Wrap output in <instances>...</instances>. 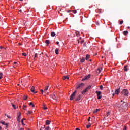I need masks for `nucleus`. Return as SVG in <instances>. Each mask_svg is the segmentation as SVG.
Instances as JSON below:
<instances>
[{"mask_svg":"<svg viewBox=\"0 0 130 130\" xmlns=\"http://www.w3.org/2000/svg\"><path fill=\"white\" fill-rule=\"evenodd\" d=\"M90 78H91V75L89 74L87 76H85L84 78H83L82 81L88 80V79H90Z\"/></svg>","mask_w":130,"mask_h":130,"instance_id":"obj_7","label":"nucleus"},{"mask_svg":"<svg viewBox=\"0 0 130 130\" xmlns=\"http://www.w3.org/2000/svg\"><path fill=\"white\" fill-rule=\"evenodd\" d=\"M50 128L49 127V126H47V127L45 128V130H50Z\"/></svg>","mask_w":130,"mask_h":130,"instance_id":"obj_35","label":"nucleus"},{"mask_svg":"<svg viewBox=\"0 0 130 130\" xmlns=\"http://www.w3.org/2000/svg\"><path fill=\"white\" fill-rule=\"evenodd\" d=\"M32 113V112L28 111V113L27 114H31Z\"/></svg>","mask_w":130,"mask_h":130,"instance_id":"obj_43","label":"nucleus"},{"mask_svg":"<svg viewBox=\"0 0 130 130\" xmlns=\"http://www.w3.org/2000/svg\"><path fill=\"white\" fill-rule=\"evenodd\" d=\"M48 88H49V84H48L47 86L45 87V89H44L45 93L46 92H47V90H48Z\"/></svg>","mask_w":130,"mask_h":130,"instance_id":"obj_11","label":"nucleus"},{"mask_svg":"<svg viewBox=\"0 0 130 130\" xmlns=\"http://www.w3.org/2000/svg\"><path fill=\"white\" fill-rule=\"evenodd\" d=\"M127 33H128V32L127 31V30L124 31L123 32L124 35H126V34H127Z\"/></svg>","mask_w":130,"mask_h":130,"instance_id":"obj_28","label":"nucleus"},{"mask_svg":"<svg viewBox=\"0 0 130 130\" xmlns=\"http://www.w3.org/2000/svg\"><path fill=\"white\" fill-rule=\"evenodd\" d=\"M22 55H23V56H27V54H26V53H22Z\"/></svg>","mask_w":130,"mask_h":130,"instance_id":"obj_36","label":"nucleus"},{"mask_svg":"<svg viewBox=\"0 0 130 130\" xmlns=\"http://www.w3.org/2000/svg\"><path fill=\"white\" fill-rule=\"evenodd\" d=\"M68 13H71V10H69V11H68Z\"/></svg>","mask_w":130,"mask_h":130,"instance_id":"obj_54","label":"nucleus"},{"mask_svg":"<svg viewBox=\"0 0 130 130\" xmlns=\"http://www.w3.org/2000/svg\"><path fill=\"white\" fill-rule=\"evenodd\" d=\"M17 86H20V84H17Z\"/></svg>","mask_w":130,"mask_h":130,"instance_id":"obj_62","label":"nucleus"},{"mask_svg":"<svg viewBox=\"0 0 130 130\" xmlns=\"http://www.w3.org/2000/svg\"><path fill=\"white\" fill-rule=\"evenodd\" d=\"M23 99L24 100H27V99H28V96L24 95Z\"/></svg>","mask_w":130,"mask_h":130,"instance_id":"obj_29","label":"nucleus"},{"mask_svg":"<svg viewBox=\"0 0 130 130\" xmlns=\"http://www.w3.org/2000/svg\"><path fill=\"white\" fill-rule=\"evenodd\" d=\"M81 98H82V95H79V97H78V98L76 99V101H80V100H81Z\"/></svg>","mask_w":130,"mask_h":130,"instance_id":"obj_13","label":"nucleus"},{"mask_svg":"<svg viewBox=\"0 0 130 130\" xmlns=\"http://www.w3.org/2000/svg\"><path fill=\"white\" fill-rule=\"evenodd\" d=\"M31 92L32 93H34L35 94H36L37 93V91H35V87L34 86H32L31 89H30Z\"/></svg>","mask_w":130,"mask_h":130,"instance_id":"obj_9","label":"nucleus"},{"mask_svg":"<svg viewBox=\"0 0 130 130\" xmlns=\"http://www.w3.org/2000/svg\"><path fill=\"white\" fill-rule=\"evenodd\" d=\"M76 130H80V128H76Z\"/></svg>","mask_w":130,"mask_h":130,"instance_id":"obj_53","label":"nucleus"},{"mask_svg":"<svg viewBox=\"0 0 130 130\" xmlns=\"http://www.w3.org/2000/svg\"><path fill=\"white\" fill-rule=\"evenodd\" d=\"M50 42V41H49V40H46L45 42V43H46V44H49Z\"/></svg>","mask_w":130,"mask_h":130,"instance_id":"obj_22","label":"nucleus"},{"mask_svg":"<svg viewBox=\"0 0 130 130\" xmlns=\"http://www.w3.org/2000/svg\"><path fill=\"white\" fill-rule=\"evenodd\" d=\"M100 89L101 90H103V86L101 85V86H100Z\"/></svg>","mask_w":130,"mask_h":130,"instance_id":"obj_37","label":"nucleus"},{"mask_svg":"<svg viewBox=\"0 0 130 130\" xmlns=\"http://www.w3.org/2000/svg\"><path fill=\"white\" fill-rule=\"evenodd\" d=\"M5 116H7V117H8L9 118H11V117L10 116H9V115H7V114H5Z\"/></svg>","mask_w":130,"mask_h":130,"instance_id":"obj_45","label":"nucleus"},{"mask_svg":"<svg viewBox=\"0 0 130 130\" xmlns=\"http://www.w3.org/2000/svg\"><path fill=\"white\" fill-rule=\"evenodd\" d=\"M56 34L55 32H52L51 33V36H52V37H54V36H55Z\"/></svg>","mask_w":130,"mask_h":130,"instance_id":"obj_20","label":"nucleus"},{"mask_svg":"<svg viewBox=\"0 0 130 130\" xmlns=\"http://www.w3.org/2000/svg\"><path fill=\"white\" fill-rule=\"evenodd\" d=\"M87 92H88V91L87 90V89H85L84 90H83V91L82 92V95L85 94V93H87Z\"/></svg>","mask_w":130,"mask_h":130,"instance_id":"obj_19","label":"nucleus"},{"mask_svg":"<svg viewBox=\"0 0 130 130\" xmlns=\"http://www.w3.org/2000/svg\"><path fill=\"white\" fill-rule=\"evenodd\" d=\"M91 126V124H89V125H87L86 126L87 128H90V127Z\"/></svg>","mask_w":130,"mask_h":130,"instance_id":"obj_32","label":"nucleus"},{"mask_svg":"<svg viewBox=\"0 0 130 130\" xmlns=\"http://www.w3.org/2000/svg\"><path fill=\"white\" fill-rule=\"evenodd\" d=\"M55 52L56 54H58V49L57 48L55 49Z\"/></svg>","mask_w":130,"mask_h":130,"instance_id":"obj_25","label":"nucleus"},{"mask_svg":"<svg viewBox=\"0 0 130 130\" xmlns=\"http://www.w3.org/2000/svg\"><path fill=\"white\" fill-rule=\"evenodd\" d=\"M98 71H99V73H100V70H98Z\"/></svg>","mask_w":130,"mask_h":130,"instance_id":"obj_59","label":"nucleus"},{"mask_svg":"<svg viewBox=\"0 0 130 130\" xmlns=\"http://www.w3.org/2000/svg\"><path fill=\"white\" fill-rule=\"evenodd\" d=\"M96 94H98L97 96H98V99H101V98L102 97V96L100 95H101V91H96L95 92Z\"/></svg>","mask_w":130,"mask_h":130,"instance_id":"obj_5","label":"nucleus"},{"mask_svg":"<svg viewBox=\"0 0 130 130\" xmlns=\"http://www.w3.org/2000/svg\"><path fill=\"white\" fill-rule=\"evenodd\" d=\"M43 109H47V107H43Z\"/></svg>","mask_w":130,"mask_h":130,"instance_id":"obj_48","label":"nucleus"},{"mask_svg":"<svg viewBox=\"0 0 130 130\" xmlns=\"http://www.w3.org/2000/svg\"><path fill=\"white\" fill-rule=\"evenodd\" d=\"M91 86H88L85 89L88 91V90H90V89H91Z\"/></svg>","mask_w":130,"mask_h":130,"instance_id":"obj_26","label":"nucleus"},{"mask_svg":"<svg viewBox=\"0 0 130 130\" xmlns=\"http://www.w3.org/2000/svg\"><path fill=\"white\" fill-rule=\"evenodd\" d=\"M40 92L42 93V94H43V93H44V90H43V89H41Z\"/></svg>","mask_w":130,"mask_h":130,"instance_id":"obj_38","label":"nucleus"},{"mask_svg":"<svg viewBox=\"0 0 130 130\" xmlns=\"http://www.w3.org/2000/svg\"><path fill=\"white\" fill-rule=\"evenodd\" d=\"M89 58H90V55L89 54H87L86 55L85 59L86 60H88L89 59Z\"/></svg>","mask_w":130,"mask_h":130,"instance_id":"obj_17","label":"nucleus"},{"mask_svg":"<svg viewBox=\"0 0 130 130\" xmlns=\"http://www.w3.org/2000/svg\"><path fill=\"white\" fill-rule=\"evenodd\" d=\"M26 108H27V106L24 105L23 106V109H24L25 110L26 109Z\"/></svg>","mask_w":130,"mask_h":130,"instance_id":"obj_31","label":"nucleus"},{"mask_svg":"<svg viewBox=\"0 0 130 130\" xmlns=\"http://www.w3.org/2000/svg\"><path fill=\"white\" fill-rule=\"evenodd\" d=\"M120 92V88L116 89V90L115 91V94H116V95H118Z\"/></svg>","mask_w":130,"mask_h":130,"instance_id":"obj_8","label":"nucleus"},{"mask_svg":"<svg viewBox=\"0 0 130 130\" xmlns=\"http://www.w3.org/2000/svg\"><path fill=\"white\" fill-rule=\"evenodd\" d=\"M101 9H99V13H100V14H101Z\"/></svg>","mask_w":130,"mask_h":130,"instance_id":"obj_46","label":"nucleus"},{"mask_svg":"<svg viewBox=\"0 0 130 130\" xmlns=\"http://www.w3.org/2000/svg\"><path fill=\"white\" fill-rule=\"evenodd\" d=\"M72 12L74 14H77V10H73Z\"/></svg>","mask_w":130,"mask_h":130,"instance_id":"obj_33","label":"nucleus"},{"mask_svg":"<svg viewBox=\"0 0 130 130\" xmlns=\"http://www.w3.org/2000/svg\"><path fill=\"white\" fill-rule=\"evenodd\" d=\"M109 114H110V112H107V116H108V115H109Z\"/></svg>","mask_w":130,"mask_h":130,"instance_id":"obj_44","label":"nucleus"},{"mask_svg":"<svg viewBox=\"0 0 130 130\" xmlns=\"http://www.w3.org/2000/svg\"><path fill=\"white\" fill-rule=\"evenodd\" d=\"M14 64H17V62H14Z\"/></svg>","mask_w":130,"mask_h":130,"instance_id":"obj_56","label":"nucleus"},{"mask_svg":"<svg viewBox=\"0 0 130 130\" xmlns=\"http://www.w3.org/2000/svg\"><path fill=\"white\" fill-rule=\"evenodd\" d=\"M34 60H36V58L37 57V53H35V55L32 56Z\"/></svg>","mask_w":130,"mask_h":130,"instance_id":"obj_15","label":"nucleus"},{"mask_svg":"<svg viewBox=\"0 0 130 130\" xmlns=\"http://www.w3.org/2000/svg\"><path fill=\"white\" fill-rule=\"evenodd\" d=\"M12 107H13L14 109H17L18 108V107H16L15 105H14V104L12 103Z\"/></svg>","mask_w":130,"mask_h":130,"instance_id":"obj_21","label":"nucleus"},{"mask_svg":"<svg viewBox=\"0 0 130 130\" xmlns=\"http://www.w3.org/2000/svg\"><path fill=\"white\" fill-rule=\"evenodd\" d=\"M87 45L86 44V43H84L83 45V46L85 47Z\"/></svg>","mask_w":130,"mask_h":130,"instance_id":"obj_50","label":"nucleus"},{"mask_svg":"<svg viewBox=\"0 0 130 130\" xmlns=\"http://www.w3.org/2000/svg\"><path fill=\"white\" fill-rule=\"evenodd\" d=\"M21 123L22 124V125H25V124H24V120H21Z\"/></svg>","mask_w":130,"mask_h":130,"instance_id":"obj_40","label":"nucleus"},{"mask_svg":"<svg viewBox=\"0 0 130 130\" xmlns=\"http://www.w3.org/2000/svg\"><path fill=\"white\" fill-rule=\"evenodd\" d=\"M20 130H24V128H20Z\"/></svg>","mask_w":130,"mask_h":130,"instance_id":"obj_57","label":"nucleus"},{"mask_svg":"<svg viewBox=\"0 0 130 130\" xmlns=\"http://www.w3.org/2000/svg\"><path fill=\"white\" fill-rule=\"evenodd\" d=\"M29 105H32V107H35V105L34 104H33V103L30 102L29 103Z\"/></svg>","mask_w":130,"mask_h":130,"instance_id":"obj_27","label":"nucleus"},{"mask_svg":"<svg viewBox=\"0 0 130 130\" xmlns=\"http://www.w3.org/2000/svg\"><path fill=\"white\" fill-rule=\"evenodd\" d=\"M114 95H115V94L114 93V94H113V96H114Z\"/></svg>","mask_w":130,"mask_h":130,"instance_id":"obj_64","label":"nucleus"},{"mask_svg":"<svg viewBox=\"0 0 130 130\" xmlns=\"http://www.w3.org/2000/svg\"><path fill=\"white\" fill-rule=\"evenodd\" d=\"M66 79H67V80H69L70 79V77L69 76H66L63 77V80H66Z\"/></svg>","mask_w":130,"mask_h":130,"instance_id":"obj_16","label":"nucleus"},{"mask_svg":"<svg viewBox=\"0 0 130 130\" xmlns=\"http://www.w3.org/2000/svg\"><path fill=\"white\" fill-rule=\"evenodd\" d=\"M0 130H2V127L0 126Z\"/></svg>","mask_w":130,"mask_h":130,"instance_id":"obj_58","label":"nucleus"},{"mask_svg":"<svg viewBox=\"0 0 130 130\" xmlns=\"http://www.w3.org/2000/svg\"><path fill=\"white\" fill-rule=\"evenodd\" d=\"M84 40H82V41H81V44L84 43Z\"/></svg>","mask_w":130,"mask_h":130,"instance_id":"obj_47","label":"nucleus"},{"mask_svg":"<svg viewBox=\"0 0 130 130\" xmlns=\"http://www.w3.org/2000/svg\"><path fill=\"white\" fill-rule=\"evenodd\" d=\"M128 29H130V27H129V26H128Z\"/></svg>","mask_w":130,"mask_h":130,"instance_id":"obj_63","label":"nucleus"},{"mask_svg":"<svg viewBox=\"0 0 130 130\" xmlns=\"http://www.w3.org/2000/svg\"><path fill=\"white\" fill-rule=\"evenodd\" d=\"M128 66L127 65H125L124 67V71H125V72H127L128 70H127V67Z\"/></svg>","mask_w":130,"mask_h":130,"instance_id":"obj_14","label":"nucleus"},{"mask_svg":"<svg viewBox=\"0 0 130 130\" xmlns=\"http://www.w3.org/2000/svg\"><path fill=\"white\" fill-rule=\"evenodd\" d=\"M45 127V126H44V127H41V128H40V130H42V128H44Z\"/></svg>","mask_w":130,"mask_h":130,"instance_id":"obj_52","label":"nucleus"},{"mask_svg":"<svg viewBox=\"0 0 130 130\" xmlns=\"http://www.w3.org/2000/svg\"><path fill=\"white\" fill-rule=\"evenodd\" d=\"M0 49H4L5 50H6V48H4V47H3V46H0Z\"/></svg>","mask_w":130,"mask_h":130,"instance_id":"obj_34","label":"nucleus"},{"mask_svg":"<svg viewBox=\"0 0 130 130\" xmlns=\"http://www.w3.org/2000/svg\"><path fill=\"white\" fill-rule=\"evenodd\" d=\"M19 12H22V10H19Z\"/></svg>","mask_w":130,"mask_h":130,"instance_id":"obj_61","label":"nucleus"},{"mask_svg":"<svg viewBox=\"0 0 130 130\" xmlns=\"http://www.w3.org/2000/svg\"><path fill=\"white\" fill-rule=\"evenodd\" d=\"M89 61H90V62L92 61V59H90Z\"/></svg>","mask_w":130,"mask_h":130,"instance_id":"obj_60","label":"nucleus"},{"mask_svg":"<svg viewBox=\"0 0 130 130\" xmlns=\"http://www.w3.org/2000/svg\"><path fill=\"white\" fill-rule=\"evenodd\" d=\"M99 110H100L99 109H96L94 111L93 113H97V112H98V111H99Z\"/></svg>","mask_w":130,"mask_h":130,"instance_id":"obj_24","label":"nucleus"},{"mask_svg":"<svg viewBox=\"0 0 130 130\" xmlns=\"http://www.w3.org/2000/svg\"><path fill=\"white\" fill-rule=\"evenodd\" d=\"M76 36H77L78 37H79V36H80V32H79V31H76Z\"/></svg>","mask_w":130,"mask_h":130,"instance_id":"obj_23","label":"nucleus"},{"mask_svg":"<svg viewBox=\"0 0 130 130\" xmlns=\"http://www.w3.org/2000/svg\"><path fill=\"white\" fill-rule=\"evenodd\" d=\"M46 125H49V124H50V121L48 120H46Z\"/></svg>","mask_w":130,"mask_h":130,"instance_id":"obj_18","label":"nucleus"},{"mask_svg":"<svg viewBox=\"0 0 130 130\" xmlns=\"http://www.w3.org/2000/svg\"><path fill=\"white\" fill-rule=\"evenodd\" d=\"M22 115V114L21 113V112H18L17 113V121H19V122H20V120H21V116Z\"/></svg>","mask_w":130,"mask_h":130,"instance_id":"obj_6","label":"nucleus"},{"mask_svg":"<svg viewBox=\"0 0 130 130\" xmlns=\"http://www.w3.org/2000/svg\"><path fill=\"white\" fill-rule=\"evenodd\" d=\"M91 118V117H89V118L88 119V121H90V119Z\"/></svg>","mask_w":130,"mask_h":130,"instance_id":"obj_55","label":"nucleus"},{"mask_svg":"<svg viewBox=\"0 0 130 130\" xmlns=\"http://www.w3.org/2000/svg\"><path fill=\"white\" fill-rule=\"evenodd\" d=\"M76 93H77V90H75V92H74L73 94L71 95L70 100H74V98H75V96H76Z\"/></svg>","mask_w":130,"mask_h":130,"instance_id":"obj_4","label":"nucleus"},{"mask_svg":"<svg viewBox=\"0 0 130 130\" xmlns=\"http://www.w3.org/2000/svg\"><path fill=\"white\" fill-rule=\"evenodd\" d=\"M85 62V59H82L81 60V62Z\"/></svg>","mask_w":130,"mask_h":130,"instance_id":"obj_39","label":"nucleus"},{"mask_svg":"<svg viewBox=\"0 0 130 130\" xmlns=\"http://www.w3.org/2000/svg\"><path fill=\"white\" fill-rule=\"evenodd\" d=\"M127 106H128V104L125 102H123L122 100L117 105V107L119 108H123L124 109H126Z\"/></svg>","mask_w":130,"mask_h":130,"instance_id":"obj_1","label":"nucleus"},{"mask_svg":"<svg viewBox=\"0 0 130 130\" xmlns=\"http://www.w3.org/2000/svg\"><path fill=\"white\" fill-rule=\"evenodd\" d=\"M122 24H123V21L122 20L120 22V25H122Z\"/></svg>","mask_w":130,"mask_h":130,"instance_id":"obj_41","label":"nucleus"},{"mask_svg":"<svg viewBox=\"0 0 130 130\" xmlns=\"http://www.w3.org/2000/svg\"><path fill=\"white\" fill-rule=\"evenodd\" d=\"M95 24H96V25H97V26H99L100 25L99 23L98 22H96Z\"/></svg>","mask_w":130,"mask_h":130,"instance_id":"obj_42","label":"nucleus"},{"mask_svg":"<svg viewBox=\"0 0 130 130\" xmlns=\"http://www.w3.org/2000/svg\"><path fill=\"white\" fill-rule=\"evenodd\" d=\"M3 79V73H0V79Z\"/></svg>","mask_w":130,"mask_h":130,"instance_id":"obj_30","label":"nucleus"},{"mask_svg":"<svg viewBox=\"0 0 130 130\" xmlns=\"http://www.w3.org/2000/svg\"><path fill=\"white\" fill-rule=\"evenodd\" d=\"M122 95H124V96H128V94H129V92H128V90L126 89H123L122 91Z\"/></svg>","mask_w":130,"mask_h":130,"instance_id":"obj_2","label":"nucleus"},{"mask_svg":"<svg viewBox=\"0 0 130 130\" xmlns=\"http://www.w3.org/2000/svg\"><path fill=\"white\" fill-rule=\"evenodd\" d=\"M123 130H126V126H124V128H123Z\"/></svg>","mask_w":130,"mask_h":130,"instance_id":"obj_49","label":"nucleus"},{"mask_svg":"<svg viewBox=\"0 0 130 130\" xmlns=\"http://www.w3.org/2000/svg\"><path fill=\"white\" fill-rule=\"evenodd\" d=\"M84 86H85V84L84 83L79 84L77 85L76 89L77 90H78V89H82Z\"/></svg>","mask_w":130,"mask_h":130,"instance_id":"obj_3","label":"nucleus"},{"mask_svg":"<svg viewBox=\"0 0 130 130\" xmlns=\"http://www.w3.org/2000/svg\"><path fill=\"white\" fill-rule=\"evenodd\" d=\"M1 123H2V124H3V125H6L7 127H8V125H9V124L8 123H6L5 121H1Z\"/></svg>","mask_w":130,"mask_h":130,"instance_id":"obj_10","label":"nucleus"},{"mask_svg":"<svg viewBox=\"0 0 130 130\" xmlns=\"http://www.w3.org/2000/svg\"><path fill=\"white\" fill-rule=\"evenodd\" d=\"M51 97L54 99V100H56V96H55V94H53L51 95Z\"/></svg>","mask_w":130,"mask_h":130,"instance_id":"obj_12","label":"nucleus"},{"mask_svg":"<svg viewBox=\"0 0 130 130\" xmlns=\"http://www.w3.org/2000/svg\"><path fill=\"white\" fill-rule=\"evenodd\" d=\"M56 44H57V45H58V44H59V42H56Z\"/></svg>","mask_w":130,"mask_h":130,"instance_id":"obj_51","label":"nucleus"}]
</instances>
